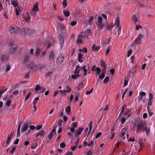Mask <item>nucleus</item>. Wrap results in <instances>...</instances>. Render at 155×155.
Instances as JSON below:
<instances>
[{
	"instance_id": "f257e3e1",
	"label": "nucleus",
	"mask_w": 155,
	"mask_h": 155,
	"mask_svg": "<svg viewBox=\"0 0 155 155\" xmlns=\"http://www.w3.org/2000/svg\"><path fill=\"white\" fill-rule=\"evenodd\" d=\"M136 126L137 132L143 131L145 130L147 135H148L150 131V128L148 127V126L146 123L144 121H140L137 122L136 124H134Z\"/></svg>"
},
{
	"instance_id": "f03ea898",
	"label": "nucleus",
	"mask_w": 155,
	"mask_h": 155,
	"mask_svg": "<svg viewBox=\"0 0 155 155\" xmlns=\"http://www.w3.org/2000/svg\"><path fill=\"white\" fill-rule=\"evenodd\" d=\"M30 55L29 54H26L25 55L24 60L25 65L28 68H30L31 69H33L35 68V69H34L35 71L37 69V68L36 66H34V62L33 61L30 60L29 62L28 61V59Z\"/></svg>"
},
{
	"instance_id": "7ed1b4c3",
	"label": "nucleus",
	"mask_w": 155,
	"mask_h": 155,
	"mask_svg": "<svg viewBox=\"0 0 155 155\" xmlns=\"http://www.w3.org/2000/svg\"><path fill=\"white\" fill-rule=\"evenodd\" d=\"M38 2H36L33 8L31 9L30 14L32 16L35 17L36 13L39 11V9L38 6Z\"/></svg>"
},
{
	"instance_id": "20e7f679",
	"label": "nucleus",
	"mask_w": 155,
	"mask_h": 155,
	"mask_svg": "<svg viewBox=\"0 0 155 155\" xmlns=\"http://www.w3.org/2000/svg\"><path fill=\"white\" fill-rule=\"evenodd\" d=\"M115 25L117 28L118 31V35L117 37L119 36L121 33V26L120 25V18L119 16H117L116 18L115 22Z\"/></svg>"
},
{
	"instance_id": "39448f33",
	"label": "nucleus",
	"mask_w": 155,
	"mask_h": 155,
	"mask_svg": "<svg viewBox=\"0 0 155 155\" xmlns=\"http://www.w3.org/2000/svg\"><path fill=\"white\" fill-rule=\"evenodd\" d=\"M83 32H81L77 37L76 43L79 45H81L83 42V41L85 39L84 35H83Z\"/></svg>"
},
{
	"instance_id": "423d86ee",
	"label": "nucleus",
	"mask_w": 155,
	"mask_h": 155,
	"mask_svg": "<svg viewBox=\"0 0 155 155\" xmlns=\"http://www.w3.org/2000/svg\"><path fill=\"white\" fill-rule=\"evenodd\" d=\"M153 95L152 93H150L149 94V97L147 106L148 111H149V110H150V107L152 105L153 99Z\"/></svg>"
},
{
	"instance_id": "0eeeda50",
	"label": "nucleus",
	"mask_w": 155,
	"mask_h": 155,
	"mask_svg": "<svg viewBox=\"0 0 155 155\" xmlns=\"http://www.w3.org/2000/svg\"><path fill=\"white\" fill-rule=\"evenodd\" d=\"M97 24L98 28L102 29L103 28L104 26V24L102 23V18L101 16H98L97 18Z\"/></svg>"
},
{
	"instance_id": "6e6552de",
	"label": "nucleus",
	"mask_w": 155,
	"mask_h": 155,
	"mask_svg": "<svg viewBox=\"0 0 155 155\" xmlns=\"http://www.w3.org/2000/svg\"><path fill=\"white\" fill-rule=\"evenodd\" d=\"M143 35L141 34H139L137 37L134 41L133 43L136 45H138L140 43L142 38H143Z\"/></svg>"
},
{
	"instance_id": "1a4fd4ad",
	"label": "nucleus",
	"mask_w": 155,
	"mask_h": 155,
	"mask_svg": "<svg viewBox=\"0 0 155 155\" xmlns=\"http://www.w3.org/2000/svg\"><path fill=\"white\" fill-rule=\"evenodd\" d=\"M9 30L10 32L13 34L17 33L19 30V28L18 27H13L10 26L9 28Z\"/></svg>"
},
{
	"instance_id": "9d476101",
	"label": "nucleus",
	"mask_w": 155,
	"mask_h": 155,
	"mask_svg": "<svg viewBox=\"0 0 155 155\" xmlns=\"http://www.w3.org/2000/svg\"><path fill=\"white\" fill-rule=\"evenodd\" d=\"M64 56L61 55L59 56L57 59L56 62L58 64H60L64 61Z\"/></svg>"
},
{
	"instance_id": "9b49d317",
	"label": "nucleus",
	"mask_w": 155,
	"mask_h": 155,
	"mask_svg": "<svg viewBox=\"0 0 155 155\" xmlns=\"http://www.w3.org/2000/svg\"><path fill=\"white\" fill-rule=\"evenodd\" d=\"M28 124L26 123H24L23 124L21 130V133H22L25 132L28 128Z\"/></svg>"
},
{
	"instance_id": "f8f14e48",
	"label": "nucleus",
	"mask_w": 155,
	"mask_h": 155,
	"mask_svg": "<svg viewBox=\"0 0 155 155\" xmlns=\"http://www.w3.org/2000/svg\"><path fill=\"white\" fill-rule=\"evenodd\" d=\"M129 131L128 129L125 127L123 128L121 130V136L124 138H125V134H127Z\"/></svg>"
},
{
	"instance_id": "ddd939ff",
	"label": "nucleus",
	"mask_w": 155,
	"mask_h": 155,
	"mask_svg": "<svg viewBox=\"0 0 155 155\" xmlns=\"http://www.w3.org/2000/svg\"><path fill=\"white\" fill-rule=\"evenodd\" d=\"M79 51L80 52L79 53L78 55V60L79 62L82 63L83 62V60H82V58L83 57L84 54L81 53V49H79Z\"/></svg>"
},
{
	"instance_id": "4468645a",
	"label": "nucleus",
	"mask_w": 155,
	"mask_h": 155,
	"mask_svg": "<svg viewBox=\"0 0 155 155\" xmlns=\"http://www.w3.org/2000/svg\"><path fill=\"white\" fill-rule=\"evenodd\" d=\"M18 48V47L17 45H14L12 46L9 51V52L10 53H12L14 52Z\"/></svg>"
},
{
	"instance_id": "2eb2a0df",
	"label": "nucleus",
	"mask_w": 155,
	"mask_h": 155,
	"mask_svg": "<svg viewBox=\"0 0 155 155\" xmlns=\"http://www.w3.org/2000/svg\"><path fill=\"white\" fill-rule=\"evenodd\" d=\"M1 58L2 60L3 61H5L8 60L9 58V56L7 54H5L2 55Z\"/></svg>"
},
{
	"instance_id": "dca6fc26",
	"label": "nucleus",
	"mask_w": 155,
	"mask_h": 155,
	"mask_svg": "<svg viewBox=\"0 0 155 155\" xmlns=\"http://www.w3.org/2000/svg\"><path fill=\"white\" fill-rule=\"evenodd\" d=\"M114 131V128L113 127L112 129H111L110 131L109 132V134H110L111 138L110 140H112L113 137L115 135V133Z\"/></svg>"
},
{
	"instance_id": "f3484780",
	"label": "nucleus",
	"mask_w": 155,
	"mask_h": 155,
	"mask_svg": "<svg viewBox=\"0 0 155 155\" xmlns=\"http://www.w3.org/2000/svg\"><path fill=\"white\" fill-rule=\"evenodd\" d=\"M12 134H10L8 135L7 139L6 141V144L8 146L9 145L10 141L12 139Z\"/></svg>"
},
{
	"instance_id": "a211bd4d",
	"label": "nucleus",
	"mask_w": 155,
	"mask_h": 155,
	"mask_svg": "<svg viewBox=\"0 0 155 155\" xmlns=\"http://www.w3.org/2000/svg\"><path fill=\"white\" fill-rule=\"evenodd\" d=\"M91 34V31L89 29L87 30L85 32V35H84L85 39L87 38L88 36L89 35Z\"/></svg>"
},
{
	"instance_id": "6ab92c4d",
	"label": "nucleus",
	"mask_w": 155,
	"mask_h": 155,
	"mask_svg": "<svg viewBox=\"0 0 155 155\" xmlns=\"http://www.w3.org/2000/svg\"><path fill=\"white\" fill-rule=\"evenodd\" d=\"M100 63L101 66L105 68V71L107 68V65L104 61L103 60H101V61Z\"/></svg>"
},
{
	"instance_id": "aec40b11",
	"label": "nucleus",
	"mask_w": 155,
	"mask_h": 155,
	"mask_svg": "<svg viewBox=\"0 0 155 155\" xmlns=\"http://www.w3.org/2000/svg\"><path fill=\"white\" fill-rule=\"evenodd\" d=\"M132 19L133 21L136 24H137L138 23V22L137 18V17L136 16L135 14L133 15Z\"/></svg>"
},
{
	"instance_id": "412c9836",
	"label": "nucleus",
	"mask_w": 155,
	"mask_h": 155,
	"mask_svg": "<svg viewBox=\"0 0 155 155\" xmlns=\"http://www.w3.org/2000/svg\"><path fill=\"white\" fill-rule=\"evenodd\" d=\"M85 67H86V66L84 65V66H82L81 68V69L82 70H83V71H84V76H86L87 74V70L85 68Z\"/></svg>"
},
{
	"instance_id": "4be33fe9",
	"label": "nucleus",
	"mask_w": 155,
	"mask_h": 155,
	"mask_svg": "<svg viewBox=\"0 0 155 155\" xmlns=\"http://www.w3.org/2000/svg\"><path fill=\"white\" fill-rule=\"evenodd\" d=\"M11 3L12 5H13L15 7H17L18 4L17 1L15 0H11Z\"/></svg>"
},
{
	"instance_id": "5701e85b",
	"label": "nucleus",
	"mask_w": 155,
	"mask_h": 155,
	"mask_svg": "<svg viewBox=\"0 0 155 155\" xmlns=\"http://www.w3.org/2000/svg\"><path fill=\"white\" fill-rule=\"evenodd\" d=\"M54 58V55L53 52L51 51L50 52V55L49 56V59L50 60H53Z\"/></svg>"
},
{
	"instance_id": "b1692460",
	"label": "nucleus",
	"mask_w": 155,
	"mask_h": 155,
	"mask_svg": "<svg viewBox=\"0 0 155 155\" xmlns=\"http://www.w3.org/2000/svg\"><path fill=\"white\" fill-rule=\"evenodd\" d=\"M63 13L64 15L67 17H69L70 15V12L68 11L64 10L63 11Z\"/></svg>"
},
{
	"instance_id": "393cba45",
	"label": "nucleus",
	"mask_w": 155,
	"mask_h": 155,
	"mask_svg": "<svg viewBox=\"0 0 155 155\" xmlns=\"http://www.w3.org/2000/svg\"><path fill=\"white\" fill-rule=\"evenodd\" d=\"M79 77V74L74 72L73 75H72L71 77L73 79H76Z\"/></svg>"
},
{
	"instance_id": "a878e982",
	"label": "nucleus",
	"mask_w": 155,
	"mask_h": 155,
	"mask_svg": "<svg viewBox=\"0 0 155 155\" xmlns=\"http://www.w3.org/2000/svg\"><path fill=\"white\" fill-rule=\"evenodd\" d=\"M83 128L79 127L78 130H77L76 134L78 135H80L81 134L83 131Z\"/></svg>"
},
{
	"instance_id": "bb28decb",
	"label": "nucleus",
	"mask_w": 155,
	"mask_h": 155,
	"mask_svg": "<svg viewBox=\"0 0 155 155\" xmlns=\"http://www.w3.org/2000/svg\"><path fill=\"white\" fill-rule=\"evenodd\" d=\"M38 145L37 144V142H35L33 143L31 146V149H35L37 147Z\"/></svg>"
},
{
	"instance_id": "cd10ccee",
	"label": "nucleus",
	"mask_w": 155,
	"mask_h": 155,
	"mask_svg": "<svg viewBox=\"0 0 155 155\" xmlns=\"http://www.w3.org/2000/svg\"><path fill=\"white\" fill-rule=\"evenodd\" d=\"M100 47L99 46H96L95 45H93L92 46V49L94 51L98 50L100 49Z\"/></svg>"
},
{
	"instance_id": "c85d7f7f",
	"label": "nucleus",
	"mask_w": 155,
	"mask_h": 155,
	"mask_svg": "<svg viewBox=\"0 0 155 155\" xmlns=\"http://www.w3.org/2000/svg\"><path fill=\"white\" fill-rule=\"evenodd\" d=\"M80 67L78 66L77 65L75 69L74 70V72L76 73H77L79 74V72L80 71Z\"/></svg>"
},
{
	"instance_id": "c756f323",
	"label": "nucleus",
	"mask_w": 155,
	"mask_h": 155,
	"mask_svg": "<svg viewBox=\"0 0 155 155\" xmlns=\"http://www.w3.org/2000/svg\"><path fill=\"white\" fill-rule=\"evenodd\" d=\"M64 42V37H61V38L59 44L61 45V48L63 46Z\"/></svg>"
},
{
	"instance_id": "7c9ffc66",
	"label": "nucleus",
	"mask_w": 155,
	"mask_h": 155,
	"mask_svg": "<svg viewBox=\"0 0 155 155\" xmlns=\"http://www.w3.org/2000/svg\"><path fill=\"white\" fill-rule=\"evenodd\" d=\"M101 69L98 67L96 68L95 70V71H96V74H99L101 73Z\"/></svg>"
},
{
	"instance_id": "2f4dec72",
	"label": "nucleus",
	"mask_w": 155,
	"mask_h": 155,
	"mask_svg": "<svg viewBox=\"0 0 155 155\" xmlns=\"http://www.w3.org/2000/svg\"><path fill=\"white\" fill-rule=\"evenodd\" d=\"M92 121H90L89 124L88 126L89 127V130L88 133V134H89L90 132L91 131L92 128Z\"/></svg>"
},
{
	"instance_id": "473e14b6",
	"label": "nucleus",
	"mask_w": 155,
	"mask_h": 155,
	"mask_svg": "<svg viewBox=\"0 0 155 155\" xmlns=\"http://www.w3.org/2000/svg\"><path fill=\"white\" fill-rule=\"evenodd\" d=\"M92 121H90L89 124L88 126L89 127V130L88 133V134H89L90 132L91 131L92 128Z\"/></svg>"
},
{
	"instance_id": "72a5a7b5",
	"label": "nucleus",
	"mask_w": 155,
	"mask_h": 155,
	"mask_svg": "<svg viewBox=\"0 0 155 155\" xmlns=\"http://www.w3.org/2000/svg\"><path fill=\"white\" fill-rule=\"evenodd\" d=\"M139 144L140 146V147L142 148L143 145V142L142 141V139L141 138H140L139 139Z\"/></svg>"
},
{
	"instance_id": "f704fd0d",
	"label": "nucleus",
	"mask_w": 155,
	"mask_h": 155,
	"mask_svg": "<svg viewBox=\"0 0 155 155\" xmlns=\"http://www.w3.org/2000/svg\"><path fill=\"white\" fill-rule=\"evenodd\" d=\"M60 146L61 148H64L66 146V145L64 142L61 143L60 145Z\"/></svg>"
},
{
	"instance_id": "c9c22d12",
	"label": "nucleus",
	"mask_w": 155,
	"mask_h": 155,
	"mask_svg": "<svg viewBox=\"0 0 155 155\" xmlns=\"http://www.w3.org/2000/svg\"><path fill=\"white\" fill-rule=\"evenodd\" d=\"M40 51L41 50L39 48H37L36 49L35 54L38 56H39L40 54Z\"/></svg>"
},
{
	"instance_id": "e433bc0d",
	"label": "nucleus",
	"mask_w": 155,
	"mask_h": 155,
	"mask_svg": "<svg viewBox=\"0 0 155 155\" xmlns=\"http://www.w3.org/2000/svg\"><path fill=\"white\" fill-rule=\"evenodd\" d=\"M113 26L114 25L111 24L109 25H108L107 26L106 28V29L107 30H110L113 28Z\"/></svg>"
},
{
	"instance_id": "4c0bfd02",
	"label": "nucleus",
	"mask_w": 155,
	"mask_h": 155,
	"mask_svg": "<svg viewBox=\"0 0 155 155\" xmlns=\"http://www.w3.org/2000/svg\"><path fill=\"white\" fill-rule=\"evenodd\" d=\"M63 5L64 8H65L67 5V2L66 0H64L63 2Z\"/></svg>"
},
{
	"instance_id": "58836bf2",
	"label": "nucleus",
	"mask_w": 155,
	"mask_h": 155,
	"mask_svg": "<svg viewBox=\"0 0 155 155\" xmlns=\"http://www.w3.org/2000/svg\"><path fill=\"white\" fill-rule=\"evenodd\" d=\"M59 92L61 93V95L66 94L67 92L66 90H60L59 91Z\"/></svg>"
},
{
	"instance_id": "ea45409f",
	"label": "nucleus",
	"mask_w": 155,
	"mask_h": 155,
	"mask_svg": "<svg viewBox=\"0 0 155 155\" xmlns=\"http://www.w3.org/2000/svg\"><path fill=\"white\" fill-rule=\"evenodd\" d=\"M109 78L108 76H107L104 80L103 82L104 83H106L109 81Z\"/></svg>"
},
{
	"instance_id": "a19ab883",
	"label": "nucleus",
	"mask_w": 155,
	"mask_h": 155,
	"mask_svg": "<svg viewBox=\"0 0 155 155\" xmlns=\"http://www.w3.org/2000/svg\"><path fill=\"white\" fill-rule=\"evenodd\" d=\"M11 69V67L9 64H7L6 65V68L5 70L6 72H7L9 71Z\"/></svg>"
},
{
	"instance_id": "79ce46f5",
	"label": "nucleus",
	"mask_w": 155,
	"mask_h": 155,
	"mask_svg": "<svg viewBox=\"0 0 155 155\" xmlns=\"http://www.w3.org/2000/svg\"><path fill=\"white\" fill-rule=\"evenodd\" d=\"M126 121V119L124 117H122L120 119V122L122 124H124Z\"/></svg>"
},
{
	"instance_id": "37998d69",
	"label": "nucleus",
	"mask_w": 155,
	"mask_h": 155,
	"mask_svg": "<svg viewBox=\"0 0 155 155\" xmlns=\"http://www.w3.org/2000/svg\"><path fill=\"white\" fill-rule=\"evenodd\" d=\"M93 88H91V90L90 91H86L85 92L86 94L87 95H88L90 94L92 92V91H93Z\"/></svg>"
},
{
	"instance_id": "c03bdc74",
	"label": "nucleus",
	"mask_w": 155,
	"mask_h": 155,
	"mask_svg": "<svg viewBox=\"0 0 155 155\" xmlns=\"http://www.w3.org/2000/svg\"><path fill=\"white\" fill-rule=\"evenodd\" d=\"M41 88V86L37 84L35 87V90L36 91H38Z\"/></svg>"
},
{
	"instance_id": "a18cd8bd",
	"label": "nucleus",
	"mask_w": 155,
	"mask_h": 155,
	"mask_svg": "<svg viewBox=\"0 0 155 155\" xmlns=\"http://www.w3.org/2000/svg\"><path fill=\"white\" fill-rule=\"evenodd\" d=\"M71 110V107L70 106H68L66 109V111L67 113H70Z\"/></svg>"
},
{
	"instance_id": "49530a36",
	"label": "nucleus",
	"mask_w": 155,
	"mask_h": 155,
	"mask_svg": "<svg viewBox=\"0 0 155 155\" xmlns=\"http://www.w3.org/2000/svg\"><path fill=\"white\" fill-rule=\"evenodd\" d=\"M29 128L31 130H35V127L34 125H31L29 126Z\"/></svg>"
},
{
	"instance_id": "de8ad7c7",
	"label": "nucleus",
	"mask_w": 155,
	"mask_h": 155,
	"mask_svg": "<svg viewBox=\"0 0 155 155\" xmlns=\"http://www.w3.org/2000/svg\"><path fill=\"white\" fill-rule=\"evenodd\" d=\"M11 104V101L10 100H8L6 102L5 105L7 107H8Z\"/></svg>"
},
{
	"instance_id": "09e8293b",
	"label": "nucleus",
	"mask_w": 155,
	"mask_h": 155,
	"mask_svg": "<svg viewBox=\"0 0 155 155\" xmlns=\"http://www.w3.org/2000/svg\"><path fill=\"white\" fill-rule=\"evenodd\" d=\"M31 92H29L27 94V95L25 98V101L27 100L28 99H29V97L31 95Z\"/></svg>"
},
{
	"instance_id": "8fccbe9b",
	"label": "nucleus",
	"mask_w": 155,
	"mask_h": 155,
	"mask_svg": "<svg viewBox=\"0 0 155 155\" xmlns=\"http://www.w3.org/2000/svg\"><path fill=\"white\" fill-rule=\"evenodd\" d=\"M54 136V134H52V133L50 132L48 136V138L49 140H51V139Z\"/></svg>"
},
{
	"instance_id": "3c124183",
	"label": "nucleus",
	"mask_w": 155,
	"mask_h": 155,
	"mask_svg": "<svg viewBox=\"0 0 155 155\" xmlns=\"http://www.w3.org/2000/svg\"><path fill=\"white\" fill-rule=\"evenodd\" d=\"M70 129V131L72 133H73L75 131L74 128L73 127H69L67 128V130Z\"/></svg>"
},
{
	"instance_id": "603ef678",
	"label": "nucleus",
	"mask_w": 155,
	"mask_h": 155,
	"mask_svg": "<svg viewBox=\"0 0 155 155\" xmlns=\"http://www.w3.org/2000/svg\"><path fill=\"white\" fill-rule=\"evenodd\" d=\"M67 90H66L67 93H69L71 91V89L70 87H69L68 86H67Z\"/></svg>"
},
{
	"instance_id": "864d4df0",
	"label": "nucleus",
	"mask_w": 155,
	"mask_h": 155,
	"mask_svg": "<svg viewBox=\"0 0 155 155\" xmlns=\"http://www.w3.org/2000/svg\"><path fill=\"white\" fill-rule=\"evenodd\" d=\"M39 135L41 137L44 136L45 134V132L44 130H42L38 133Z\"/></svg>"
},
{
	"instance_id": "5fc2aeb1",
	"label": "nucleus",
	"mask_w": 155,
	"mask_h": 155,
	"mask_svg": "<svg viewBox=\"0 0 155 155\" xmlns=\"http://www.w3.org/2000/svg\"><path fill=\"white\" fill-rule=\"evenodd\" d=\"M93 153L91 149L89 150L88 151L86 155H92Z\"/></svg>"
},
{
	"instance_id": "6e6d98bb",
	"label": "nucleus",
	"mask_w": 155,
	"mask_h": 155,
	"mask_svg": "<svg viewBox=\"0 0 155 155\" xmlns=\"http://www.w3.org/2000/svg\"><path fill=\"white\" fill-rule=\"evenodd\" d=\"M16 150V148L15 147H12V150H11L10 151V153H11L12 154H13L15 152V151Z\"/></svg>"
},
{
	"instance_id": "4d7b16f0",
	"label": "nucleus",
	"mask_w": 155,
	"mask_h": 155,
	"mask_svg": "<svg viewBox=\"0 0 155 155\" xmlns=\"http://www.w3.org/2000/svg\"><path fill=\"white\" fill-rule=\"evenodd\" d=\"M79 97V94H78L75 97V101L76 102L78 101Z\"/></svg>"
},
{
	"instance_id": "13d9d810",
	"label": "nucleus",
	"mask_w": 155,
	"mask_h": 155,
	"mask_svg": "<svg viewBox=\"0 0 155 155\" xmlns=\"http://www.w3.org/2000/svg\"><path fill=\"white\" fill-rule=\"evenodd\" d=\"M31 133V130H30L29 128V129L28 130V131H27L26 133V134L27 135H29Z\"/></svg>"
},
{
	"instance_id": "bf43d9fd",
	"label": "nucleus",
	"mask_w": 155,
	"mask_h": 155,
	"mask_svg": "<svg viewBox=\"0 0 155 155\" xmlns=\"http://www.w3.org/2000/svg\"><path fill=\"white\" fill-rule=\"evenodd\" d=\"M30 18H31V17L30 16H28L26 18H25V17L24 18V19L25 20V21H29L30 19Z\"/></svg>"
},
{
	"instance_id": "052dcab7",
	"label": "nucleus",
	"mask_w": 155,
	"mask_h": 155,
	"mask_svg": "<svg viewBox=\"0 0 155 155\" xmlns=\"http://www.w3.org/2000/svg\"><path fill=\"white\" fill-rule=\"evenodd\" d=\"M53 45V42L51 41H49L48 43V48H49Z\"/></svg>"
},
{
	"instance_id": "680f3d73",
	"label": "nucleus",
	"mask_w": 155,
	"mask_h": 155,
	"mask_svg": "<svg viewBox=\"0 0 155 155\" xmlns=\"http://www.w3.org/2000/svg\"><path fill=\"white\" fill-rule=\"evenodd\" d=\"M102 134V133L101 132L98 133L96 135L95 137L96 138H98Z\"/></svg>"
},
{
	"instance_id": "e2e57ef3",
	"label": "nucleus",
	"mask_w": 155,
	"mask_h": 155,
	"mask_svg": "<svg viewBox=\"0 0 155 155\" xmlns=\"http://www.w3.org/2000/svg\"><path fill=\"white\" fill-rule=\"evenodd\" d=\"M105 75L103 73H101L99 76V78L101 79H103L105 77Z\"/></svg>"
},
{
	"instance_id": "0e129e2a",
	"label": "nucleus",
	"mask_w": 155,
	"mask_h": 155,
	"mask_svg": "<svg viewBox=\"0 0 155 155\" xmlns=\"http://www.w3.org/2000/svg\"><path fill=\"white\" fill-rule=\"evenodd\" d=\"M105 19V21H106L107 20V16L104 14L102 13L101 15Z\"/></svg>"
},
{
	"instance_id": "69168bd1",
	"label": "nucleus",
	"mask_w": 155,
	"mask_h": 155,
	"mask_svg": "<svg viewBox=\"0 0 155 155\" xmlns=\"http://www.w3.org/2000/svg\"><path fill=\"white\" fill-rule=\"evenodd\" d=\"M42 127V125H39L35 127V128L37 130H38L41 129Z\"/></svg>"
},
{
	"instance_id": "338daca9",
	"label": "nucleus",
	"mask_w": 155,
	"mask_h": 155,
	"mask_svg": "<svg viewBox=\"0 0 155 155\" xmlns=\"http://www.w3.org/2000/svg\"><path fill=\"white\" fill-rule=\"evenodd\" d=\"M30 30L29 29H25L24 30V32L25 33V34H28V33L30 32Z\"/></svg>"
},
{
	"instance_id": "774afa93",
	"label": "nucleus",
	"mask_w": 155,
	"mask_h": 155,
	"mask_svg": "<svg viewBox=\"0 0 155 155\" xmlns=\"http://www.w3.org/2000/svg\"><path fill=\"white\" fill-rule=\"evenodd\" d=\"M134 59H135V57L134 56H132L131 57V62L133 64L134 63Z\"/></svg>"
}]
</instances>
